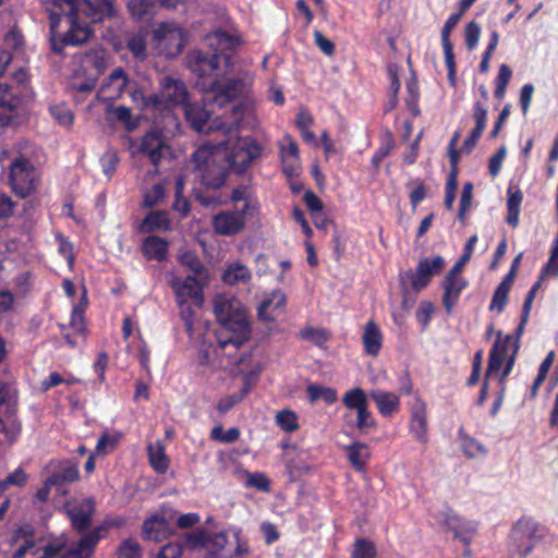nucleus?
Instances as JSON below:
<instances>
[{"label": "nucleus", "mask_w": 558, "mask_h": 558, "mask_svg": "<svg viewBox=\"0 0 558 558\" xmlns=\"http://www.w3.org/2000/svg\"><path fill=\"white\" fill-rule=\"evenodd\" d=\"M157 230H171V221L166 210L149 211L138 227V231L142 233H150Z\"/></svg>", "instance_id": "nucleus-32"}, {"label": "nucleus", "mask_w": 558, "mask_h": 558, "mask_svg": "<svg viewBox=\"0 0 558 558\" xmlns=\"http://www.w3.org/2000/svg\"><path fill=\"white\" fill-rule=\"evenodd\" d=\"M50 113L53 119L62 126L70 128L74 121L73 112L64 106L50 107Z\"/></svg>", "instance_id": "nucleus-59"}, {"label": "nucleus", "mask_w": 558, "mask_h": 558, "mask_svg": "<svg viewBox=\"0 0 558 558\" xmlns=\"http://www.w3.org/2000/svg\"><path fill=\"white\" fill-rule=\"evenodd\" d=\"M189 92L181 80L166 76L160 81V93L148 95L145 106H153V110L166 111L177 106H186Z\"/></svg>", "instance_id": "nucleus-8"}, {"label": "nucleus", "mask_w": 558, "mask_h": 558, "mask_svg": "<svg viewBox=\"0 0 558 558\" xmlns=\"http://www.w3.org/2000/svg\"><path fill=\"white\" fill-rule=\"evenodd\" d=\"M165 196V189L161 184L157 183L147 191L143 198V206L151 208L162 202Z\"/></svg>", "instance_id": "nucleus-62"}, {"label": "nucleus", "mask_w": 558, "mask_h": 558, "mask_svg": "<svg viewBox=\"0 0 558 558\" xmlns=\"http://www.w3.org/2000/svg\"><path fill=\"white\" fill-rule=\"evenodd\" d=\"M141 153L147 155L154 166H158L166 153L170 151V146L166 144L159 132H147L141 142Z\"/></svg>", "instance_id": "nucleus-19"}, {"label": "nucleus", "mask_w": 558, "mask_h": 558, "mask_svg": "<svg viewBox=\"0 0 558 558\" xmlns=\"http://www.w3.org/2000/svg\"><path fill=\"white\" fill-rule=\"evenodd\" d=\"M230 202L238 203V202H244L243 205L250 206V216L252 217L254 213L257 210L256 204L252 199V191L248 185H239L234 187L230 194Z\"/></svg>", "instance_id": "nucleus-45"}, {"label": "nucleus", "mask_w": 558, "mask_h": 558, "mask_svg": "<svg viewBox=\"0 0 558 558\" xmlns=\"http://www.w3.org/2000/svg\"><path fill=\"white\" fill-rule=\"evenodd\" d=\"M369 397L375 402L379 414L384 417H391L400 410V398L395 392L373 389L369 391Z\"/></svg>", "instance_id": "nucleus-25"}, {"label": "nucleus", "mask_w": 558, "mask_h": 558, "mask_svg": "<svg viewBox=\"0 0 558 558\" xmlns=\"http://www.w3.org/2000/svg\"><path fill=\"white\" fill-rule=\"evenodd\" d=\"M105 54L106 52L101 48H90L82 53H76L74 60L88 73L100 75L107 68Z\"/></svg>", "instance_id": "nucleus-23"}, {"label": "nucleus", "mask_w": 558, "mask_h": 558, "mask_svg": "<svg viewBox=\"0 0 558 558\" xmlns=\"http://www.w3.org/2000/svg\"><path fill=\"white\" fill-rule=\"evenodd\" d=\"M476 242H477L476 234H473L472 236H470L468 239V241L464 245V248H463V254L460 256V258L454 263V265L450 269H453V271H459V272L462 271L465 263H468L470 260V258L472 257Z\"/></svg>", "instance_id": "nucleus-61"}, {"label": "nucleus", "mask_w": 558, "mask_h": 558, "mask_svg": "<svg viewBox=\"0 0 558 558\" xmlns=\"http://www.w3.org/2000/svg\"><path fill=\"white\" fill-rule=\"evenodd\" d=\"M49 483L60 488L80 480L78 463L71 460H62L48 476Z\"/></svg>", "instance_id": "nucleus-24"}, {"label": "nucleus", "mask_w": 558, "mask_h": 558, "mask_svg": "<svg viewBox=\"0 0 558 558\" xmlns=\"http://www.w3.org/2000/svg\"><path fill=\"white\" fill-rule=\"evenodd\" d=\"M286 294L281 290L272 291L258 306V317L266 322H275L277 316L284 311Z\"/></svg>", "instance_id": "nucleus-22"}, {"label": "nucleus", "mask_w": 558, "mask_h": 558, "mask_svg": "<svg viewBox=\"0 0 558 558\" xmlns=\"http://www.w3.org/2000/svg\"><path fill=\"white\" fill-rule=\"evenodd\" d=\"M28 481V474L22 469L17 468L4 480L0 481V490H7L10 486L23 487Z\"/></svg>", "instance_id": "nucleus-52"}, {"label": "nucleus", "mask_w": 558, "mask_h": 558, "mask_svg": "<svg viewBox=\"0 0 558 558\" xmlns=\"http://www.w3.org/2000/svg\"><path fill=\"white\" fill-rule=\"evenodd\" d=\"M129 84V77L125 71L119 66L114 69L108 76L107 81L102 84L101 89L105 92L106 89L111 88L112 95L111 97H119L123 94L125 87Z\"/></svg>", "instance_id": "nucleus-37"}, {"label": "nucleus", "mask_w": 558, "mask_h": 558, "mask_svg": "<svg viewBox=\"0 0 558 558\" xmlns=\"http://www.w3.org/2000/svg\"><path fill=\"white\" fill-rule=\"evenodd\" d=\"M240 429L238 427H230L225 430L221 425L215 426L210 432V438L222 444H232L240 438Z\"/></svg>", "instance_id": "nucleus-49"}, {"label": "nucleus", "mask_w": 558, "mask_h": 558, "mask_svg": "<svg viewBox=\"0 0 558 558\" xmlns=\"http://www.w3.org/2000/svg\"><path fill=\"white\" fill-rule=\"evenodd\" d=\"M64 509L72 529L78 533H86L85 531L90 526L93 517L96 513L95 499L88 497L81 501L66 502Z\"/></svg>", "instance_id": "nucleus-15"}, {"label": "nucleus", "mask_w": 558, "mask_h": 558, "mask_svg": "<svg viewBox=\"0 0 558 558\" xmlns=\"http://www.w3.org/2000/svg\"><path fill=\"white\" fill-rule=\"evenodd\" d=\"M558 277V231L554 239L553 246L547 263L543 266L537 281L532 286V290L536 291L541 288L546 276Z\"/></svg>", "instance_id": "nucleus-36"}, {"label": "nucleus", "mask_w": 558, "mask_h": 558, "mask_svg": "<svg viewBox=\"0 0 558 558\" xmlns=\"http://www.w3.org/2000/svg\"><path fill=\"white\" fill-rule=\"evenodd\" d=\"M190 539L195 543L204 544L209 551L217 557H230L232 553L227 549L228 534L227 532H219L206 539V534L202 531L191 534Z\"/></svg>", "instance_id": "nucleus-27"}, {"label": "nucleus", "mask_w": 558, "mask_h": 558, "mask_svg": "<svg viewBox=\"0 0 558 558\" xmlns=\"http://www.w3.org/2000/svg\"><path fill=\"white\" fill-rule=\"evenodd\" d=\"M407 96L404 98L405 106L412 117L416 118L421 116V108H420V87L418 82L415 76L410 77L407 81Z\"/></svg>", "instance_id": "nucleus-38"}, {"label": "nucleus", "mask_w": 558, "mask_h": 558, "mask_svg": "<svg viewBox=\"0 0 558 558\" xmlns=\"http://www.w3.org/2000/svg\"><path fill=\"white\" fill-rule=\"evenodd\" d=\"M142 254L147 260L162 263L169 253V242L158 235H148L142 242Z\"/></svg>", "instance_id": "nucleus-28"}, {"label": "nucleus", "mask_w": 558, "mask_h": 558, "mask_svg": "<svg viewBox=\"0 0 558 558\" xmlns=\"http://www.w3.org/2000/svg\"><path fill=\"white\" fill-rule=\"evenodd\" d=\"M341 401L347 409L355 411L368 404L367 395L360 387L345 391Z\"/></svg>", "instance_id": "nucleus-40"}, {"label": "nucleus", "mask_w": 558, "mask_h": 558, "mask_svg": "<svg viewBox=\"0 0 558 558\" xmlns=\"http://www.w3.org/2000/svg\"><path fill=\"white\" fill-rule=\"evenodd\" d=\"M222 279L228 284H236L239 282H246L251 279L250 269L241 264H234L229 266L223 275Z\"/></svg>", "instance_id": "nucleus-41"}, {"label": "nucleus", "mask_w": 558, "mask_h": 558, "mask_svg": "<svg viewBox=\"0 0 558 558\" xmlns=\"http://www.w3.org/2000/svg\"><path fill=\"white\" fill-rule=\"evenodd\" d=\"M469 286L468 280L461 276V272L449 269L441 281L442 296L441 303L447 315H451L457 305L461 292Z\"/></svg>", "instance_id": "nucleus-18"}, {"label": "nucleus", "mask_w": 558, "mask_h": 558, "mask_svg": "<svg viewBox=\"0 0 558 558\" xmlns=\"http://www.w3.org/2000/svg\"><path fill=\"white\" fill-rule=\"evenodd\" d=\"M276 423L286 433H293L300 427L298 415L292 410L279 411L276 415Z\"/></svg>", "instance_id": "nucleus-47"}, {"label": "nucleus", "mask_w": 558, "mask_h": 558, "mask_svg": "<svg viewBox=\"0 0 558 558\" xmlns=\"http://www.w3.org/2000/svg\"><path fill=\"white\" fill-rule=\"evenodd\" d=\"M177 304H178V307L180 311V316H181L182 320L184 322L185 330L187 332H192L193 326H194V316H195L194 310L192 308L189 301H177Z\"/></svg>", "instance_id": "nucleus-64"}, {"label": "nucleus", "mask_w": 558, "mask_h": 558, "mask_svg": "<svg viewBox=\"0 0 558 558\" xmlns=\"http://www.w3.org/2000/svg\"><path fill=\"white\" fill-rule=\"evenodd\" d=\"M415 183V187L409 194L410 205L413 210L426 198L427 191L426 184L422 179H416L413 181Z\"/></svg>", "instance_id": "nucleus-63"}, {"label": "nucleus", "mask_w": 558, "mask_h": 558, "mask_svg": "<svg viewBox=\"0 0 558 558\" xmlns=\"http://www.w3.org/2000/svg\"><path fill=\"white\" fill-rule=\"evenodd\" d=\"M377 548L374 542L367 538H356L351 558H376Z\"/></svg>", "instance_id": "nucleus-46"}, {"label": "nucleus", "mask_w": 558, "mask_h": 558, "mask_svg": "<svg viewBox=\"0 0 558 558\" xmlns=\"http://www.w3.org/2000/svg\"><path fill=\"white\" fill-rule=\"evenodd\" d=\"M263 147L253 137H239L231 151L223 156L229 169L242 174L254 160L260 157Z\"/></svg>", "instance_id": "nucleus-9"}, {"label": "nucleus", "mask_w": 558, "mask_h": 558, "mask_svg": "<svg viewBox=\"0 0 558 558\" xmlns=\"http://www.w3.org/2000/svg\"><path fill=\"white\" fill-rule=\"evenodd\" d=\"M362 342L364 352L367 355L376 356L379 353L383 344V335L375 322L369 320L366 323L362 335Z\"/></svg>", "instance_id": "nucleus-34"}, {"label": "nucleus", "mask_w": 558, "mask_h": 558, "mask_svg": "<svg viewBox=\"0 0 558 558\" xmlns=\"http://www.w3.org/2000/svg\"><path fill=\"white\" fill-rule=\"evenodd\" d=\"M299 337L303 340L312 341L315 345L322 347L327 342L329 335L325 329L307 326L300 331Z\"/></svg>", "instance_id": "nucleus-51"}, {"label": "nucleus", "mask_w": 558, "mask_h": 558, "mask_svg": "<svg viewBox=\"0 0 558 558\" xmlns=\"http://www.w3.org/2000/svg\"><path fill=\"white\" fill-rule=\"evenodd\" d=\"M343 449L353 470L357 473H365L367 461L371 458L369 447L364 442L354 441Z\"/></svg>", "instance_id": "nucleus-29"}, {"label": "nucleus", "mask_w": 558, "mask_h": 558, "mask_svg": "<svg viewBox=\"0 0 558 558\" xmlns=\"http://www.w3.org/2000/svg\"><path fill=\"white\" fill-rule=\"evenodd\" d=\"M168 284L173 290L177 301H189L191 299L198 306L203 304V286L195 276L181 278L170 274L168 276Z\"/></svg>", "instance_id": "nucleus-16"}, {"label": "nucleus", "mask_w": 558, "mask_h": 558, "mask_svg": "<svg viewBox=\"0 0 558 558\" xmlns=\"http://www.w3.org/2000/svg\"><path fill=\"white\" fill-rule=\"evenodd\" d=\"M9 157L7 149L0 148V174L3 172V161ZM16 202L7 193H0V232L9 225V219L14 215Z\"/></svg>", "instance_id": "nucleus-33"}, {"label": "nucleus", "mask_w": 558, "mask_h": 558, "mask_svg": "<svg viewBox=\"0 0 558 558\" xmlns=\"http://www.w3.org/2000/svg\"><path fill=\"white\" fill-rule=\"evenodd\" d=\"M499 342L494 343L488 355V364L485 377L488 378L492 374L497 373L504 365L506 359L498 353Z\"/></svg>", "instance_id": "nucleus-60"}, {"label": "nucleus", "mask_w": 558, "mask_h": 558, "mask_svg": "<svg viewBox=\"0 0 558 558\" xmlns=\"http://www.w3.org/2000/svg\"><path fill=\"white\" fill-rule=\"evenodd\" d=\"M8 396L0 403V408L4 407L5 421L1 418L0 429L9 442H14L22 433V423L16 416L17 412V395L12 387L7 389Z\"/></svg>", "instance_id": "nucleus-17"}, {"label": "nucleus", "mask_w": 558, "mask_h": 558, "mask_svg": "<svg viewBox=\"0 0 558 558\" xmlns=\"http://www.w3.org/2000/svg\"><path fill=\"white\" fill-rule=\"evenodd\" d=\"M150 465L157 473H165L169 468V459L165 447L159 442L156 446L149 445L147 449Z\"/></svg>", "instance_id": "nucleus-39"}, {"label": "nucleus", "mask_w": 558, "mask_h": 558, "mask_svg": "<svg viewBox=\"0 0 558 558\" xmlns=\"http://www.w3.org/2000/svg\"><path fill=\"white\" fill-rule=\"evenodd\" d=\"M458 438L460 440V448L468 458L486 457L487 449L485 446L476 438L468 435L462 427L458 430Z\"/></svg>", "instance_id": "nucleus-35"}, {"label": "nucleus", "mask_w": 558, "mask_h": 558, "mask_svg": "<svg viewBox=\"0 0 558 558\" xmlns=\"http://www.w3.org/2000/svg\"><path fill=\"white\" fill-rule=\"evenodd\" d=\"M248 214V205H243L241 209L220 211L213 217V229L219 235H235L244 230Z\"/></svg>", "instance_id": "nucleus-12"}, {"label": "nucleus", "mask_w": 558, "mask_h": 558, "mask_svg": "<svg viewBox=\"0 0 558 558\" xmlns=\"http://www.w3.org/2000/svg\"><path fill=\"white\" fill-rule=\"evenodd\" d=\"M354 426L361 433L366 432L367 428H374L376 426V421L368 409V404L356 410V420Z\"/></svg>", "instance_id": "nucleus-56"}, {"label": "nucleus", "mask_w": 558, "mask_h": 558, "mask_svg": "<svg viewBox=\"0 0 558 558\" xmlns=\"http://www.w3.org/2000/svg\"><path fill=\"white\" fill-rule=\"evenodd\" d=\"M126 9L130 16L136 22H149L157 13L156 0H129Z\"/></svg>", "instance_id": "nucleus-31"}, {"label": "nucleus", "mask_w": 558, "mask_h": 558, "mask_svg": "<svg viewBox=\"0 0 558 558\" xmlns=\"http://www.w3.org/2000/svg\"><path fill=\"white\" fill-rule=\"evenodd\" d=\"M409 432L413 439L422 445H426L428 437L427 404L423 398L416 395L409 403Z\"/></svg>", "instance_id": "nucleus-14"}, {"label": "nucleus", "mask_w": 558, "mask_h": 558, "mask_svg": "<svg viewBox=\"0 0 558 558\" xmlns=\"http://www.w3.org/2000/svg\"><path fill=\"white\" fill-rule=\"evenodd\" d=\"M187 68L197 76L196 85L203 89L204 82L223 78L233 68L232 54L228 51H190L186 56Z\"/></svg>", "instance_id": "nucleus-3"}, {"label": "nucleus", "mask_w": 558, "mask_h": 558, "mask_svg": "<svg viewBox=\"0 0 558 558\" xmlns=\"http://www.w3.org/2000/svg\"><path fill=\"white\" fill-rule=\"evenodd\" d=\"M153 41L160 53L173 59L183 51L186 35L183 28L174 24L160 23L153 31Z\"/></svg>", "instance_id": "nucleus-10"}, {"label": "nucleus", "mask_w": 558, "mask_h": 558, "mask_svg": "<svg viewBox=\"0 0 558 558\" xmlns=\"http://www.w3.org/2000/svg\"><path fill=\"white\" fill-rule=\"evenodd\" d=\"M49 11V41L54 54L64 56L65 47L87 43L94 31L80 20L83 14L92 23H99L114 15L112 0H53Z\"/></svg>", "instance_id": "nucleus-1"}, {"label": "nucleus", "mask_w": 558, "mask_h": 558, "mask_svg": "<svg viewBox=\"0 0 558 558\" xmlns=\"http://www.w3.org/2000/svg\"><path fill=\"white\" fill-rule=\"evenodd\" d=\"M510 289L505 288L504 286H497L494 291L489 311H497L499 314L502 313L506 308V305L509 300Z\"/></svg>", "instance_id": "nucleus-55"}, {"label": "nucleus", "mask_w": 558, "mask_h": 558, "mask_svg": "<svg viewBox=\"0 0 558 558\" xmlns=\"http://www.w3.org/2000/svg\"><path fill=\"white\" fill-rule=\"evenodd\" d=\"M99 529H92L77 539L62 556V558H92L99 543Z\"/></svg>", "instance_id": "nucleus-20"}, {"label": "nucleus", "mask_w": 558, "mask_h": 558, "mask_svg": "<svg viewBox=\"0 0 558 558\" xmlns=\"http://www.w3.org/2000/svg\"><path fill=\"white\" fill-rule=\"evenodd\" d=\"M122 437L123 435L120 432H116L113 434H109L107 432L102 433L96 444L95 453L106 454L112 451L118 446Z\"/></svg>", "instance_id": "nucleus-43"}, {"label": "nucleus", "mask_w": 558, "mask_h": 558, "mask_svg": "<svg viewBox=\"0 0 558 558\" xmlns=\"http://www.w3.org/2000/svg\"><path fill=\"white\" fill-rule=\"evenodd\" d=\"M446 265L444 257L436 255L433 257L421 258L414 272L409 271L411 278V288L415 293H420L428 287L432 277L441 274Z\"/></svg>", "instance_id": "nucleus-13"}, {"label": "nucleus", "mask_w": 558, "mask_h": 558, "mask_svg": "<svg viewBox=\"0 0 558 558\" xmlns=\"http://www.w3.org/2000/svg\"><path fill=\"white\" fill-rule=\"evenodd\" d=\"M246 474V487H254L259 492L268 493L270 490V481L262 472H245Z\"/></svg>", "instance_id": "nucleus-54"}, {"label": "nucleus", "mask_w": 558, "mask_h": 558, "mask_svg": "<svg viewBox=\"0 0 558 558\" xmlns=\"http://www.w3.org/2000/svg\"><path fill=\"white\" fill-rule=\"evenodd\" d=\"M85 307L81 304L75 305L71 313V319L69 327L73 329L75 335L81 336L83 339L86 338L87 328L85 323Z\"/></svg>", "instance_id": "nucleus-44"}, {"label": "nucleus", "mask_w": 558, "mask_h": 558, "mask_svg": "<svg viewBox=\"0 0 558 558\" xmlns=\"http://www.w3.org/2000/svg\"><path fill=\"white\" fill-rule=\"evenodd\" d=\"M170 524L161 513H155L145 519L142 526V536L146 541L162 542L170 533Z\"/></svg>", "instance_id": "nucleus-21"}, {"label": "nucleus", "mask_w": 558, "mask_h": 558, "mask_svg": "<svg viewBox=\"0 0 558 558\" xmlns=\"http://www.w3.org/2000/svg\"><path fill=\"white\" fill-rule=\"evenodd\" d=\"M481 37V26L477 22H469L464 27V41L468 50H474Z\"/></svg>", "instance_id": "nucleus-57"}, {"label": "nucleus", "mask_w": 558, "mask_h": 558, "mask_svg": "<svg viewBox=\"0 0 558 558\" xmlns=\"http://www.w3.org/2000/svg\"><path fill=\"white\" fill-rule=\"evenodd\" d=\"M185 118L192 129L198 133H207L213 129L222 131L225 134L231 135L240 129L243 119L244 108L241 105L233 106L230 112V119L217 118L214 125L208 126L210 113L208 110L195 104H186L184 107Z\"/></svg>", "instance_id": "nucleus-5"}, {"label": "nucleus", "mask_w": 558, "mask_h": 558, "mask_svg": "<svg viewBox=\"0 0 558 558\" xmlns=\"http://www.w3.org/2000/svg\"><path fill=\"white\" fill-rule=\"evenodd\" d=\"M547 535L546 526L532 517L522 515L512 525L509 534V553L518 558H526L536 544Z\"/></svg>", "instance_id": "nucleus-4"}, {"label": "nucleus", "mask_w": 558, "mask_h": 558, "mask_svg": "<svg viewBox=\"0 0 558 558\" xmlns=\"http://www.w3.org/2000/svg\"><path fill=\"white\" fill-rule=\"evenodd\" d=\"M98 77L99 75L97 74L88 73L85 80L80 82L75 76L74 81L71 84L72 89L82 95L89 94L95 89L98 82Z\"/></svg>", "instance_id": "nucleus-58"}, {"label": "nucleus", "mask_w": 558, "mask_h": 558, "mask_svg": "<svg viewBox=\"0 0 558 558\" xmlns=\"http://www.w3.org/2000/svg\"><path fill=\"white\" fill-rule=\"evenodd\" d=\"M523 193L518 185L509 183L507 187V217L506 221L512 228L519 225Z\"/></svg>", "instance_id": "nucleus-30"}, {"label": "nucleus", "mask_w": 558, "mask_h": 558, "mask_svg": "<svg viewBox=\"0 0 558 558\" xmlns=\"http://www.w3.org/2000/svg\"><path fill=\"white\" fill-rule=\"evenodd\" d=\"M214 314L218 323L232 332L231 338L221 341L222 348L229 343L240 347L250 339L251 327L247 314L239 300L225 294L216 295L214 299Z\"/></svg>", "instance_id": "nucleus-2"}, {"label": "nucleus", "mask_w": 558, "mask_h": 558, "mask_svg": "<svg viewBox=\"0 0 558 558\" xmlns=\"http://www.w3.org/2000/svg\"><path fill=\"white\" fill-rule=\"evenodd\" d=\"M116 119L121 122L128 132L135 131L140 125V118L133 117L130 108L119 106L113 110Z\"/></svg>", "instance_id": "nucleus-48"}, {"label": "nucleus", "mask_w": 558, "mask_h": 558, "mask_svg": "<svg viewBox=\"0 0 558 558\" xmlns=\"http://www.w3.org/2000/svg\"><path fill=\"white\" fill-rule=\"evenodd\" d=\"M462 15L463 13L458 11L457 13L450 14L449 17L446 20L440 33L441 47L444 51L453 50V45L450 40V35L454 27L459 24Z\"/></svg>", "instance_id": "nucleus-42"}, {"label": "nucleus", "mask_w": 558, "mask_h": 558, "mask_svg": "<svg viewBox=\"0 0 558 558\" xmlns=\"http://www.w3.org/2000/svg\"><path fill=\"white\" fill-rule=\"evenodd\" d=\"M192 157L203 185L216 191L225 184L229 167L223 157L207 146L197 148Z\"/></svg>", "instance_id": "nucleus-6"}, {"label": "nucleus", "mask_w": 558, "mask_h": 558, "mask_svg": "<svg viewBox=\"0 0 558 558\" xmlns=\"http://www.w3.org/2000/svg\"><path fill=\"white\" fill-rule=\"evenodd\" d=\"M21 98L14 92L13 86L0 82V106L7 108H19Z\"/></svg>", "instance_id": "nucleus-53"}, {"label": "nucleus", "mask_w": 558, "mask_h": 558, "mask_svg": "<svg viewBox=\"0 0 558 558\" xmlns=\"http://www.w3.org/2000/svg\"><path fill=\"white\" fill-rule=\"evenodd\" d=\"M117 555L119 558H142V548L137 541L125 538L120 543Z\"/></svg>", "instance_id": "nucleus-50"}, {"label": "nucleus", "mask_w": 558, "mask_h": 558, "mask_svg": "<svg viewBox=\"0 0 558 558\" xmlns=\"http://www.w3.org/2000/svg\"><path fill=\"white\" fill-rule=\"evenodd\" d=\"M39 183V175L34 163L26 157L20 156L12 160L9 167L8 184L20 198L31 196Z\"/></svg>", "instance_id": "nucleus-7"}, {"label": "nucleus", "mask_w": 558, "mask_h": 558, "mask_svg": "<svg viewBox=\"0 0 558 558\" xmlns=\"http://www.w3.org/2000/svg\"><path fill=\"white\" fill-rule=\"evenodd\" d=\"M473 119L475 121V126L463 141L461 148L466 154H470L473 150L486 128L487 109L480 101H476L473 106Z\"/></svg>", "instance_id": "nucleus-26"}, {"label": "nucleus", "mask_w": 558, "mask_h": 558, "mask_svg": "<svg viewBox=\"0 0 558 558\" xmlns=\"http://www.w3.org/2000/svg\"><path fill=\"white\" fill-rule=\"evenodd\" d=\"M203 90L208 101L222 108L244 93L245 81L242 77H232L222 83L221 78H217L208 84L204 82Z\"/></svg>", "instance_id": "nucleus-11"}]
</instances>
